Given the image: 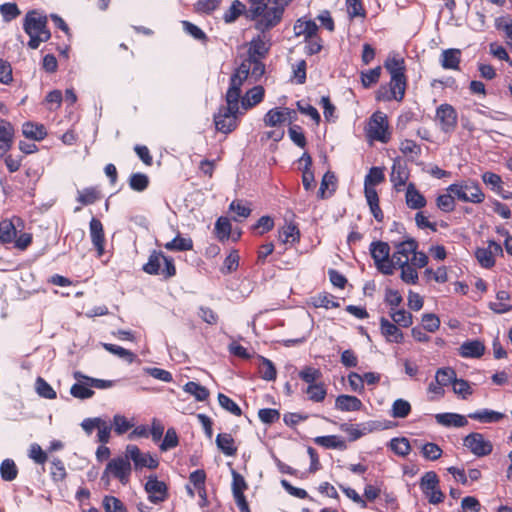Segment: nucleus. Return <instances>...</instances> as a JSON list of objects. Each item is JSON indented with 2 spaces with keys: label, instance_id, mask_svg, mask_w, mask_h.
<instances>
[{
  "label": "nucleus",
  "instance_id": "obj_1",
  "mask_svg": "<svg viewBox=\"0 0 512 512\" xmlns=\"http://www.w3.org/2000/svg\"><path fill=\"white\" fill-rule=\"evenodd\" d=\"M241 95L236 93L235 87H229L226 92V106H221L214 115L215 127L218 131L228 134L237 127L239 115V100Z\"/></svg>",
  "mask_w": 512,
  "mask_h": 512
},
{
  "label": "nucleus",
  "instance_id": "obj_2",
  "mask_svg": "<svg viewBox=\"0 0 512 512\" xmlns=\"http://www.w3.org/2000/svg\"><path fill=\"white\" fill-rule=\"evenodd\" d=\"M264 73L265 64L261 60L245 59L231 75L229 87H235L236 93L241 95V87L249 75L257 81Z\"/></svg>",
  "mask_w": 512,
  "mask_h": 512
},
{
  "label": "nucleus",
  "instance_id": "obj_3",
  "mask_svg": "<svg viewBox=\"0 0 512 512\" xmlns=\"http://www.w3.org/2000/svg\"><path fill=\"white\" fill-rule=\"evenodd\" d=\"M143 271L150 275H162L165 279L176 274V267L171 257L165 256L162 252L154 250L143 266Z\"/></svg>",
  "mask_w": 512,
  "mask_h": 512
},
{
  "label": "nucleus",
  "instance_id": "obj_4",
  "mask_svg": "<svg viewBox=\"0 0 512 512\" xmlns=\"http://www.w3.org/2000/svg\"><path fill=\"white\" fill-rule=\"evenodd\" d=\"M370 253L375 262L377 269L385 275L394 273L393 257H390V246L383 241L372 242L370 245Z\"/></svg>",
  "mask_w": 512,
  "mask_h": 512
},
{
  "label": "nucleus",
  "instance_id": "obj_5",
  "mask_svg": "<svg viewBox=\"0 0 512 512\" xmlns=\"http://www.w3.org/2000/svg\"><path fill=\"white\" fill-rule=\"evenodd\" d=\"M447 191L463 202L481 203L485 197L479 184L474 181L465 184H451Z\"/></svg>",
  "mask_w": 512,
  "mask_h": 512
},
{
  "label": "nucleus",
  "instance_id": "obj_6",
  "mask_svg": "<svg viewBox=\"0 0 512 512\" xmlns=\"http://www.w3.org/2000/svg\"><path fill=\"white\" fill-rule=\"evenodd\" d=\"M390 90L385 86H381L377 92L376 99L379 101H402L405 95L407 79L406 75L397 76L393 75L390 80Z\"/></svg>",
  "mask_w": 512,
  "mask_h": 512
},
{
  "label": "nucleus",
  "instance_id": "obj_7",
  "mask_svg": "<svg viewBox=\"0 0 512 512\" xmlns=\"http://www.w3.org/2000/svg\"><path fill=\"white\" fill-rule=\"evenodd\" d=\"M463 445L478 457L489 455L493 450L492 443L485 440L484 436L478 432L468 434L463 439Z\"/></svg>",
  "mask_w": 512,
  "mask_h": 512
},
{
  "label": "nucleus",
  "instance_id": "obj_8",
  "mask_svg": "<svg viewBox=\"0 0 512 512\" xmlns=\"http://www.w3.org/2000/svg\"><path fill=\"white\" fill-rule=\"evenodd\" d=\"M283 13L280 9L272 7L266 3L261 15L256 19L255 28L264 33L275 27L282 19Z\"/></svg>",
  "mask_w": 512,
  "mask_h": 512
},
{
  "label": "nucleus",
  "instance_id": "obj_9",
  "mask_svg": "<svg viewBox=\"0 0 512 512\" xmlns=\"http://www.w3.org/2000/svg\"><path fill=\"white\" fill-rule=\"evenodd\" d=\"M436 119L444 133H451L457 127L458 116L455 108L450 104H441L436 109Z\"/></svg>",
  "mask_w": 512,
  "mask_h": 512
},
{
  "label": "nucleus",
  "instance_id": "obj_10",
  "mask_svg": "<svg viewBox=\"0 0 512 512\" xmlns=\"http://www.w3.org/2000/svg\"><path fill=\"white\" fill-rule=\"evenodd\" d=\"M107 473H111L115 478H117L122 484L125 485L129 481L131 464L127 458H114L107 464L102 479H104Z\"/></svg>",
  "mask_w": 512,
  "mask_h": 512
},
{
  "label": "nucleus",
  "instance_id": "obj_11",
  "mask_svg": "<svg viewBox=\"0 0 512 512\" xmlns=\"http://www.w3.org/2000/svg\"><path fill=\"white\" fill-rule=\"evenodd\" d=\"M369 135L371 138L387 143L390 139L387 117L382 112H375L370 121Z\"/></svg>",
  "mask_w": 512,
  "mask_h": 512
},
{
  "label": "nucleus",
  "instance_id": "obj_12",
  "mask_svg": "<svg viewBox=\"0 0 512 512\" xmlns=\"http://www.w3.org/2000/svg\"><path fill=\"white\" fill-rule=\"evenodd\" d=\"M47 23V16L42 15L37 10H31L25 15L23 29L29 35L30 39H32V37H36L42 29H45Z\"/></svg>",
  "mask_w": 512,
  "mask_h": 512
},
{
  "label": "nucleus",
  "instance_id": "obj_13",
  "mask_svg": "<svg viewBox=\"0 0 512 512\" xmlns=\"http://www.w3.org/2000/svg\"><path fill=\"white\" fill-rule=\"evenodd\" d=\"M145 491L149 495V500L154 504L164 502L168 497L167 485L163 481H159L156 476L148 477Z\"/></svg>",
  "mask_w": 512,
  "mask_h": 512
},
{
  "label": "nucleus",
  "instance_id": "obj_14",
  "mask_svg": "<svg viewBox=\"0 0 512 512\" xmlns=\"http://www.w3.org/2000/svg\"><path fill=\"white\" fill-rule=\"evenodd\" d=\"M379 425L376 422L370 421L358 425H353L349 423L340 424V430L347 433L349 435L350 441H356L362 436L371 433L375 429H377Z\"/></svg>",
  "mask_w": 512,
  "mask_h": 512
},
{
  "label": "nucleus",
  "instance_id": "obj_15",
  "mask_svg": "<svg viewBox=\"0 0 512 512\" xmlns=\"http://www.w3.org/2000/svg\"><path fill=\"white\" fill-rule=\"evenodd\" d=\"M396 248L395 253L393 254V262L398 259H407V263H409L411 259V255L417 250L418 243L414 238L405 237L404 240L394 243Z\"/></svg>",
  "mask_w": 512,
  "mask_h": 512
},
{
  "label": "nucleus",
  "instance_id": "obj_16",
  "mask_svg": "<svg viewBox=\"0 0 512 512\" xmlns=\"http://www.w3.org/2000/svg\"><path fill=\"white\" fill-rule=\"evenodd\" d=\"M380 331L387 342L402 343L404 340V334L399 327L385 317L380 319Z\"/></svg>",
  "mask_w": 512,
  "mask_h": 512
},
{
  "label": "nucleus",
  "instance_id": "obj_17",
  "mask_svg": "<svg viewBox=\"0 0 512 512\" xmlns=\"http://www.w3.org/2000/svg\"><path fill=\"white\" fill-rule=\"evenodd\" d=\"M90 236L98 256H102L105 244L104 230L101 221L96 218H92L90 221Z\"/></svg>",
  "mask_w": 512,
  "mask_h": 512
},
{
  "label": "nucleus",
  "instance_id": "obj_18",
  "mask_svg": "<svg viewBox=\"0 0 512 512\" xmlns=\"http://www.w3.org/2000/svg\"><path fill=\"white\" fill-rule=\"evenodd\" d=\"M485 352V345L480 340L465 341L459 348V354L464 358H480Z\"/></svg>",
  "mask_w": 512,
  "mask_h": 512
},
{
  "label": "nucleus",
  "instance_id": "obj_19",
  "mask_svg": "<svg viewBox=\"0 0 512 512\" xmlns=\"http://www.w3.org/2000/svg\"><path fill=\"white\" fill-rule=\"evenodd\" d=\"M461 50L450 48L441 53L440 63L444 69L459 70Z\"/></svg>",
  "mask_w": 512,
  "mask_h": 512
},
{
  "label": "nucleus",
  "instance_id": "obj_20",
  "mask_svg": "<svg viewBox=\"0 0 512 512\" xmlns=\"http://www.w3.org/2000/svg\"><path fill=\"white\" fill-rule=\"evenodd\" d=\"M363 404L359 398L351 395H339L335 400V408L341 411H359Z\"/></svg>",
  "mask_w": 512,
  "mask_h": 512
},
{
  "label": "nucleus",
  "instance_id": "obj_21",
  "mask_svg": "<svg viewBox=\"0 0 512 512\" xmlns=\"http://www.w3.org/2000/svg\"><path fill=\"white\" fill-rule=\"evenodd\" d=\"M14 128L12 124L0 118V150L8 151L13 144Z\"/></svg>",
  "mask_w": 512,
  "mask_h": 512
},
{
  "label": "nucleus",
  "instance_id": "obj_22",
  "mask_svg": "<svg viewBox=\"0 0 512 512\" xmlns=\"http://www.w3.org/2000/svg\"><path fill=\"white\" fill-rule=\"evenodd\" d=\"M264 88L260 85L254 86L250 90L246 92V94L241 98V105L245 110H248L255 105L259 104L264 97Z\"/></svg>",
  "mask_w": 512,
  "mask_h": 512
},
{
  "label": "nucleus",
  "instance_id": "obj_23",
  "mask_svg": "<svg viewBox=\"0 0 512 512\" xmlns=\"http://www.w3.org/2000/svg\"><path fill=\"white\" fill-rule=\"evenodd\" d=\"M435 419L438 424L445 427H464L468 424L466 417L457 413L436 414Z\"/></svg>",
  "mask_w": 512,
  "mask_h": 512
},
{
  "label": "nucleus",
  "instance_id": "obj_24",
  "mask_svg": "<svg viewBox=\"0 0 512 512\" xmlns=\"http://www.w3.org/2000/svg\"><path fill=\"white\" fill-rule=\"evenodd\" d=\"M406 204L411 209H421L426 205L425 197L416 189L414 183H409L406 190Z\"/></svg>",
  "mask_w": 512,
  "mask_h": 512
},
{
  "label": "nucleus",
  "instance_id": "obj_25",
  "mask_svg": "<svg viewBox=\"0 0 512 512\" xmlns=\"http://www.w3.org/2000/svg\"><path fill=\"white\" fill-rule=\"evenodd\" d=\"M269 52V46L266 45L264 40L258 36L257 38H253L250 42V46L248 49V56L246 59H263Z\"/></svg>",
  "mask_w": 512,
  "mask_h": 512
},
{
  "label": "nucleus",
  "instance_id": "obj_26",
  "mask_svg": "<svg viewBox=\"0 0 512 512\" xmlns=\"http://www.w3.org/2000/svg\"><path fill=\"white\" fill-rule=\"evenodd\" d=\"M409 172L407 168L401 165L399 162H394L391 172V182L394 184L396 190H400L408 180Z\"/></svg>",
  "mask_w": 512,
  "mask_h": 512
},
{
  "label": "nucleus",
  "instance_id": "obj_27",
  "mask_svg": "<svg viewBox=\"0 0 512 512\" xmlns=\"http://www.w3.org/2000/svg\"><path fill=\"white\" fill-rule=\"evenodd\" d=\"M22 133L26 138L41 141L47 136L46 129L42 124L26 122L23 124Z\"/></svg>",
  "mask_w": 512,
  "mask_h": 512
},
{
  "label": "nucleus",
  "instance_id": "obj_28",
  "mask_svg": "<svg viewBox=\"0 0 512 512\" xmlns=\"http://www.w3.org/2000/svg\"><path fill=\"white\" fill-rule=\"evenodd\" d=\"M216 445L226 456H234L237 453V447L231 434L220 433L216 437Z\"/></svg>",
  "mask_w": 512,
  "mask_h": 512
},
{
  "label": "nucleus",
  "instance_id": "obj_29",
  "mask_svg": "<svg viewBox=\"0 0 512 512\" xmlns=\"http://www.w3.org/2000/svg\"><path fill=\"white\" fill-rule=\"evenodd\" d=\"M504 416L505 415L503 413L493 411V410H488V409H483V410L468 414V417L470 419L477 420L482 423L499 422L501 419L504 418Z\"/></svg>",
  "mask_w": 512,
  "mask_h": 512
},
{
  "label": "nucleus",
  "instance_id": "obj_30",
  "mask_svg": "<svg viewBox=\"0 0 512 512\" xmlns=\"http://www.w3.org/2000/svg\"><path fill=\"white\" fill-rule=\"evenodd\" d=\"M401 268V279L408 284H416L418 281V273L416 269L407 263V259L395 260V266Z\"/></svg>",
  "mask_w": 512,
  "mask_h": 512
},
{
  "label": "nucleus",
  "instance_id": "obj_31",
  "mask_svg": "<svg viewBox=\"0 0 512 512\" xmlns=\"http://www.w3.org/2000/svg\"><path fill=\"white\" fill-rule=\"evenodd\" d=\"M314 442L327 449L344 450L347 447L345 441L336 435L318 436L314 438Z\"/></svg>",
  "mask_w": 512,
  "mask_h": 512
},
{
  "label": "nucleus",
  "instance_id": "obj_32",
  "mask_svg": "<svg viewBox=\"0 0 512 512\" xmlns=\"http://www.w3.org/2000/svg\"><path fill=\"white\" fill-rule=\"evenodd\" d=\"M16 235V226L12 220L4 219L0 222V242L2 244L11 243Z\"/></svg>",
  "mask_w": 512,
  "mask_h": 512
},
{
  "label": "nucleus",
  "instance_id": "obj_33",
  "mask_svg": "<svg viewBox=\"0 0 512 512\" xmlns=\"http://www.w3.org/2000/svg\"><path fill=\"white\" fill-rule=\"evenodd\" d=\"M295 34L297 36L303 35L305 39L317 36L318 26L312 21H300L298 20L294 26Z\"/></svg>",
  "mask_w": 512,
  "mask_h": 512
},
{
  "label": "nucleus",
  "instance_id": "obj_34",
  "mask_svg": "<svg viewBox=\"0 0 512 512\" xmlns=\"http://www.w3.org/2000/svg\"><path fill=\"white\" fill-rule=\"evenodd\" d=\"M258 359L260 361L259 373L261 378L266 381H274L277 376V371L273 362L261 355H258Z\"/></svg>",
  "mask_w": 512,
  "mask_h": 512
},
{
  "label": "nucleus",
  "instance_id": "obj_35",
  "mask_svg": "<svg viewBox=\"0 0 512 512\" xmlns=\"http://www.w3.org/2000/svg\"><path fill=\"white\" fill-rule=\"evenodd\" d=\"M164 247L169 251H189L193 249V241L191 238H184L178 234L170 242H167Z\"/></svg>",
  "mask_w": 512,
  "mask_h": 512
},
{
  "label": "nucleus",
  "instance_id": "obj_36",
  "mask_svg": "<svg viewBox=\"0 0 512 512\" xmlns=\"http://www.w3.org/2000/svg\"><path fill=\"white\" fill-rule=\"evenodd\" d=\"M184 391L193 395L197 401H205L208 399L209 390L197 382L189 381L184 385Z\"/></svg>",
  "mask_w": 512,
  "mask_h": 512
},
{
  "label": "nucleus",
  "instance_id": "obj_37",
  "mask_svg": "<svg viewBox=\"0 0 512 512\" xmlns=\"http://www.w3.org/2000/svg\"><path fill=\"white\" fill-rule=\"evenodd\" d=\"M300 239V232L297 226L290 223L279 230V240L282 243H295Z\"/></svg>",
  "mask_w": 512,
  "mask_h": 512
},
{
  "label": "nucleus",
  "instance_id": "obj_38",
  "mask_svg": "<svg viewBox=\"0 0 512 512\" xmlns=\"http://www.w3.org/2000/svg\"><path fill=\"white\" fill-rule=\"evenodd\" d=\"M263 121L267 127H276L285 122V114L282 108H273L265 114Z\"/></svg>",
  "mask_w": 512,
  "mask_h": 512
},
{
  "label": "nucleus",
  "instance_id": "obj_39",
  "mask_svg": "<svg viewBox=\"0 0 512 512\" xmlns=\"http://www.w3.org/2000/svg\"><path fill=\"white\" fill-rule=\"evenodd\" d=\"M91 386L86 384L85 380L77 381L73 384L70 393L73 397L78 399H88L94 395V391L90 389Z\"/></svg>",
  "mask_w": 512,
  "mask_h": 512
},
{
  "label": "nucleus",
  "instance_id": "obj_40",
  "mask_svg": "<svg viewBox=\"0 0 512 512\" xmlns=\"http://www.w3.org/2000/svg\"><path fill=\"white\" fill-rule=\"evenodd\" d=\"M74 378L77 380V381H80V380H85L86 381V384L91 386V387H95L97 389H106V388H110L113 386L114 382L111 381V380H102V379H96V378H92V377H89V376H86L84 374H82L81 372L79 371H76L74 373Z\"/></svg>",
  "mask_w": 512,
  "mask_h": 512
},
{
  "label": "nucleus",
  "instance_id": "obj_41",
  "mask_svg": "<svg viewBox=\"0 0 512 512\" xmlns=\"http://www.w3.org/2000/svg\"><path fill=\"white\" fill-rule=\"evenodd\" d=\"M384 67L390 73L391 78L393 75H405V62L402 58H388L384 63Z\"/></svg>",
  "mask_w": 512,
  "mask_h": 512
},
{
  "label": "nucleus",
  "instance_id": "obj_42",
  "mask_svg": "<svg viewBox=\"0 0 512 512\" xmlns=\"http://www.w3.org/2000/svg\"><path fill=\"white\" fill-rule=\"evenodd\" d=\"M456 378V372L451 367L439 368L435 375L436 382L443 386L453 384Z\"/></svg>",
  "mask_w": 512,
  "mask_h": 512
},
{
  "label": "nucleus",
  "instance_id": "obj_43",
  "mask_svg": "<svg viewBox=\"0 0 512 512\" xmlns=\"http://www.w3.org/2000/svg\"><path fill=\"white\" fill-rule=\"evenodd\" d=\"M305 392L308 395V399L313 402H322L327 395L325 385L320 382L314 385H308Z\"/></svg>",
  "mask_w": 512,
  "mask_h": 512
},
{
  "label": "nucleus",
  "instance_id": "obj_44",
  "mask_svg": "<svg viewBox=\"0 0 512 512\" xmlns=\"http://www.w3.org/2000/svg\"><path fill=\"white\" fill-rule=\"evenodd\" d=\"M475 257L483 268L489 269L495 265V259L493 257L492 249L477 248L475 251Z\"/></svg>",
  "mask_w": 512,
  "mask_h": 512
},
{
  "label": "nucleus",
  "instance_id": "obj_45",
  "mask_svg": "<svg viewBox=\"0 0 512 512\" xmlns=\"http://www.w3.org/2000/svg\"><path fill=\"white\" fill-rule=\"evenodd\" d=\"M385 180L384 168L372 167L365 176L364 186L374 187Z\"/></svg>",
  "mask_w": 512,
  "mask_h": 512
},
{
  "label": "nucleus",
  "instance_id": "obj_46",
  "mask_svg": "<svg viewBox=\"0 0 512 512\" xmlns=\"http://www.w3.org/2000/svg\"><path fill=\"white\" fill-rule=\"evenodd\" d=\"M299 377L308 385H314L319 383L318 381L322 377V373L319 369L306 366L299 372Z\"/></svg>",
  "mask_w": 512,
  "mask_h": 512
},
{
  "label": "nucleus",
  "instance_id": "obj_47",
  "mask_svg": "<svg viewBox=\"0 0 512 512\" xmlns=\"http://www.w3.org/2000/svg\"><path fill=\"white\" fill-rule=\"evenodd\" d=\"M149 185V177L144 173H133L129 177V186L132 190L142 192Z\"/></svg>",
  "mask_w": 512,
  "mask_h": 512
},
{
  "label": "nucleus",
  "instance_id": "obj_48",
  "mask_svg": "<svg viewBox=\"0 0 512 512\" xmlns=\"http://www.w3.org/2000/svg\"><path fill=\"white\" fill-rule=\"evenodd\" d=\"M100 199V192L95 187L85 188L78 191L77 201L82 205H91Z\"/></svg>",
  "mask_w": 512,
  "mask_h": 512
},
{
  "label": "nucleus",
  "instance_id": "obj_49",
  "mask_svg": "<svg viewBox=\"0 0 512 512\" xmlns=\"http://www.w3.org/2000/svg\"><path fill=\"white\" fill-rule=\"evenodd\" d=\"M103 347L106 351L126 360L128 363H132L135 359V354L133 352L121 346L110 343H103Z\"/></svg>",
  "mask_w": 512,
  "mask_h": 512
},
{
  "label": "nucleus",
  "instance_id": "obj_50",
  "mask_svg": "<svg viewBox=\"0 0 512 512\" xmlns=\"http://www.w3.org/2000/svg\"><path fill=\"white\" fill-rule=\"evenodd\" d=\"M0 474L3 480L13 481L18 474V469L12 459H5L0 466Z\"/></svg>",
  "mask_w": 512,
  "mask_h": 512
},
{
  "label": "nucleus",
  "instance_id": "obj_51",
  "mask_svg": "<svg viewBox=\"0 0 512 512\" xmlns=\"http://www.w3.org/2000/svg\"><path fill=\"white\" fill-rule=\"evenodd\" d=\"M36 392L40 397L45 399H55L57 397L55 390L52 386L45 381L42 377H38L35 383Z\"/></svg>",
  "mask_w": 512,
  "mask_h": 512
},
{
  "label": "nucleus",
  "instance_id": "obj_52",
  "mask_svg": "<svg viewBox=\"0 0 512 512\" xmlns=\"http://www.w3.org/2000/svg\"><path fill=\"white\" fill-rule=\"evenodd\" d=\"M389 446L395 454L402 456V457L408 455L411 450L410 443H409L408 439L405 437L393 438L390 441Z\"/></svg>",
  "mask_w": 512,
  "mask_h": 512
},
{
  "label": "nucleus",
  "instance_id": "obj_53",
  "mask_svg": "<svg viewBox=\"0 0 512 512\" xmlns=\"http://www.w3.org/2000/svg\"><path fill=\"white\" fill-rule=\"evenodd\" d=\"M215 233L220 241L229 239L231 234V223L228 218H218L215 223Z\"/></svg>",
  "mask_w": 512,
  "mask_h": 512
},
{
  "label": "nucleus",
  "instance_id": "obj_54",
  "mask_svg": "<svg viewBox=\"0 0 512 512\" xmlns=\"http://www.w3.org/2000/svg\"><path fill=\"white\" fill-rule=\"evenodd\" d=\"M390 316L395 324L404 328L411 326L413 323L412 314L404 309L393 310L390 312Z\"/></svg>",
  "mask_w": 512,
  "mask_h": 512
},
{
  "label": "nucleus",
  "instance_id": "obj_55",
  "mask_svg": "<svg viewBox=\"0 0 512 512\" xmlns=\"http://www.w3.org/2000/svg\"><path fill=\"white\" fill-rule=\"evenodd\" d=\"M244 11L245 5L239 0H234L228 11L224 14L223 19L225 23H233Z\"/></svg>",
  "mask_w": 512,
  "mask_h": 512
},
{
  "label": "nucleus",
  "instance_id": "obj_56",
  "mask_svg": "<svg viewBox=\"0 0 512 512\" xmlns=\"http://www.w3.org/2000/svg\"><path fill=\"white\" fill-rule=\"evenodd\" d=\"M411 412V405L404 399H397L392 405L391 415L394 418H405Z\"/></svg>",
  "mask_w": 512,
  "mask_h": 512
},
{
  "label": "nucleus",
  "instance_id": "obj_57",
  "mask_svg": "<svg viewBox=\"0 0 512 512\" xmlns=\"http://www.w3.org/2000/svg\"><path fill=\"white\" fill-rule=\"evenodd\" d=\"M102 504L105 512H127L123 502L114 496H105Z\"/></svg>",
  "mask_w": 512,
  "mask_h": 512
},
{
  "label": "nucleus",
  "instance_id": "obj_58",
  "mask_svg": "<svg viewBox=\"0 0 512 512\" xmlns=\"http://www.w3.org/2000/svg\"><path fill=\"white\" fill-rule=\"evenodd\" d=\"M312 303L317 308H338L340 305L330 294H319L312 298Z\"/></svg>",
  "mask_w": 512,
  "mask_h": 512
},
{
  "label": "nucleus",
  "instance_id": "obj_59",
  "mask_svg": "<svg viewBox=\"0 0 512 512\" xmlns=\"http://www.w3.org/2000/svg\"><path fill=\"white\" fill-rule=\"evenodd\" d=\"M218 402L220 406L229 411L231 414L235 416H241L242 410L241 408L228 396L223 393L218 394Z\"/></svg>",
  "mask_w": 512,
  "mask_h": 512
},
{
  "label": "nucleus",
  "instance_id": "obj_60",
  "mask_svg": "<svg viewBox=\"0 0 512 512\" xmlns=\"http://www.w3.org/2000/svg\"><path fill=\"white\" fill-rule=\"evenodd\" d=\"M439 479L434 471L426 472L420 481V487L425 494L429 490H433L438 486Z\"/></svg>",
  "mask_w": 512,
  "mask_h": 512
},
{
  "label": "nucleus",
  "instance_id": "obj_61",
  "mask_svg": "<svg viewBox=\"0 0 512 512\" xmlns=\"http://www.w3.org/2000/svg\"><path fill=\"white\" fill-rule=\"evenodd\" d=\"M381 75V67L377 66L373 69L361 73V82L365 88L378 82Z\"/></svg>",
  "mask_w": 512,
  "mask_h": 512
},
{
  "label": "nucleus",
  "instance_id": "obj_62",
  "mask_svg": "<svg viewBox=\"0 0 512 512\" xmlns=\"http://www.w3.org/2000/svg\"><path fill=\"white\" fill-rule=\"evenodd\" d=\"M231 474L233 496L244 494V491L247 490L248 488V484L245 481L244 477L235 470H232Z\"/></svg>",
  "mask_w": 512,
  "mask_h": 512
},
{
  "label": "nucleus",
  "instance_id": "obj_63",
  "mask_svg": "<svg viewBox=\"0 0 512 512\" xmlns=\"http://www.w3.org/2000/svg\"><path fill=\"white\" fill-rule=\"evenodd\" d=\"M179 443L177 432L174 428H169L166 431L164 439L160 444V449L162 451H167L169 449L175 448Z\"/></svg>",
  "mask_w": 512,
  "mask_h": 512
},
{
  "label": "nucleus",
  "instance_id": "obj_64",
  "mask_svg": "<svg viewBox=\"0 0 512 512\" xmlns=\"http://www.w3.org/2000/svg\"><path fill=\"white\" fill-rule=\"evenodd\" d=\"M258 417L262 423L270 425L280 419V412L277 409L263 408L258 411Z\"/></svg>",
  "mask_w": 512,
  "mask_h": 512
}]
</instances>
